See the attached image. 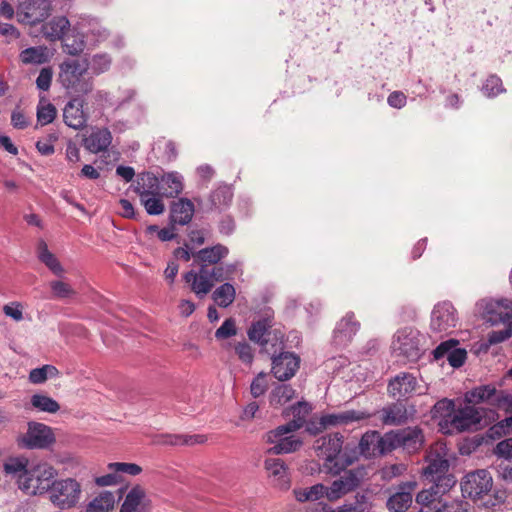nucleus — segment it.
<instances>
[{
	"mask_svg": "<svg viewBox=\"0 0 512 512\" xmlns=\"http://www.w3.org/2000/svg\"><path fill=\"white\" fill-rule=\"evenodd\" d=\"M264 468L276 486L281 489H287L289 487L287 467L283 460L279 458H267L264 462Z\"/></svg>",
	"mask_w": 512,
	"mask_h": 512,
	"instance_id": "27",
	"label": "nucleus"
},
{
	"mask_svg": "<svg viewBox=\"0 0 512 512\" xmlns=\"http://www.w3.org/2000/svg\"><path fill=\"white\" fill-rule=\"evenodd\" d=\"M115 497L111 492H103L87 506L86 512H110L114 507Z\"/></svg>",
	"mask_w": 512,
	"mask_h": 512,
	"instance_id": "39",
	"label": "nucleus"
},
{
	"mask_svg": "<svg viewBox=\"0 0 512 512\" xmlns=\"http://www.w3.org/2000/svg\"><path fill=\"white\" fill-rule=\"evenodd\" d=\"M48 0H18L16 16L20 23L35 25L43 22L50 14Z\"/></svg>",
	"mask_w": 512,
	"mask_h": 512,
	"instance_id": "8",
	"label": "nucleus"
},
{
	"mask_svg": "<svg viewBox=\"0 0 512 512\" xmlns=\"http://www.w3.org/2000/svg\"><path fill=\"white\" fill-rule=\"evenodd\" d=\"M367 415L364 412H358L355 410H349L340 412L337 414H328L321 418V424L326 426H334L338 424H348L354 421H359L366 418Z\"/></svg>",
	"mask_w": 512,
	"mask_h": 512,
	"instance_id": "36",
	"label": "nucleus"
},
{
	"mask_svg": "<svg viewBox=\"0 0 512 512\" xmlns=\"http://www.w3.org/2000/svg\"><path fill=\"white\" fill-rule=\"evenodd\" d=\"M184 280L190 285L191 291L199 298L206 296L215 283L208 265H201L198 272L193 270L188 271L184 275Z\"/></svg>",
	"mask_w": 512,
	"mask_h": 512,
	"instance_id": "19",
	"label": "nucleus"
},
{
	"mask_svg": "<svg viewBox=\"0 0 512 512\" xmlns=\"http://www.w3.org/2000/svg\"><path fill=\"white\" fill-rule=\"evenodd\" d=\"M59 134L51 132L36 143V148L41 155L50 156L55 152L54 143L58 140Z\"/></svg>",
	"mask_w": 512,
	"mask_h": 512,
	"instance_id": "50",
	"label": "nucleus"
},
{
	"mask_svg": "<svg viewBox=\"0 0 512 512\" xmlns=\"http://www.w3.org/2000/svg\"><path fill=\"white\" fill-rule=\"evenodd\" d=\"M161 197L162 196H148L140 198L141 203L149 215H160L164 212L165 206Z\"/></svg>",
	"mask_w": 512,
	"mask_h": 512,
	"instance_id": "51",
	"label": "nucleus"
},
{
	"mask_svg": "<svg viewBox=\"0 0 512 512\" xmlns=\"http://www.w3.org/2000/svg\"><path fill=\"white\" fill-rule=\"evenodd\" d=\"M235 296V287L228 282L217 287L212 293V299L222 308L230 306L234 302Z\"/></svg>",
	"mask_w": 512,
	"mask_h": 512,
	"instance_id": "38",
	"label": "nucleus"
},
{
	"mask_svg": "<svg viewBox=\"0 0 512 512\" xmlns=\"http://www.w3.org/2000/svg\"><path fill=\"white\" fill-rule=\"evenodd\" d=\"M112 142L111 132L106 129H97L84 139V146L91 153L97 154L107 150Z\"/></svg>",
	"mask_w": 512,
	"mask_h": 512,
	"instance_id": "28",
	"label": "nucleus"
},
{
	"mask_svg": "<svg viewBox=\"0 0 512 512\" xmlns=\"http://www.w3.org/2000/svg\"><path fill=\"white\" fill-rule=\"evenodd\" d=\"M417 487L415 481H407L399 485L398 491L392 494L386 503L390 512H405L412 505V493Z\"/></svg>",
	"mask_w": 512,
	"mask_h": 512,
	"instance_id": "24",
	"label": "nucleus"
},
{
	"mask_svg": "<svg viewBox=\"0 0 512 512\" xmlns=\"http://www.w3.org/2000/svg\"><path fill=\"white\" fill-rule=\"evenodd\" d=\"M234 353L246 366H251L254 361V349L245 340L234 343Z\"/></svg>",
	"mask_w": 512,
	"mask_h": 512,
	"instance_id": "46",
	"label": "nucleus"
},
{
	"mask_svg": "<svg viewBox=\"0 0 512 512\" xmlns=\"http://www.w3.org/2000/svg\"><path fill=\"white\" fill-rule=\"evenodd\" d=\"M388 391L397 399L408 397L412 394H422L417 378L411 373H400L389 382Z\"/></svg>",
	"mask_w": 512,
	"mask_h": 512,
	"instance_id": "20",
	"label": "nucleus"
},
{
	"mask_svg": "<svg viewBox=\"0 0 512 512\" xmlns=\"http://www.w3.org/2000/svg\"><path fill=\"white\" fill-rule=\"evenodd\" d=\"M512 335V327L508 326L502 330L492 331L488 334V343L490 345L501 343Z\"/></svg>",
	"mask_w": 512,
	"mask_h": 512,
	"instance_id": "62",
	"label": "nucleus"
},
{
	"mask_svg": "<svg viewBox=\"0 0 512 512\" xmlns=\"http://www.w3.org/2000/svg\"><path fill=\"white\" fill-rule=\"evenodd\" d=\"M4 470L16 480L19 489L31 495H47L57 476V470L50 464H30L25 458L9 459Z\"/></svg>",
	"mask_w": 512,
	"mask_h": 512,
	"instance_id": "1",
	"label": "nucleus"
},
{
	"mask_svg": "<svg viewBox=\"0 0 512 512\" xmlns=\"http://www.w3.org/2000/svg\"><path fill=\"white\" fill-rule=\"evenodd\" d=\"M360 454L366 458L384 455L391 452L390 444L386 441V433L381 435L377 431L365 433L359 442Z\"/></svg>",
	"mask_w": 512,
	"mask_h": 512,
	"instance_id": "21",
	"label": "nucleus"
},
{
	"mask_svg": "<svg viewBox=\"0 0 512 512\" xmlns=\"http://www.w3.org/2000/svg\"><path fill=\"white\" fill-rule=\"evenodd\" d=\"M55 441L52 429L42 423H29L28 430L22 438L23 445L27 448H47Z\"/></svg>",
	"mask_w": 512,
	"mask_h": 512,
	"instance_id": "18",
	"label": "nucleus"
},
{
	"mask_svg": "<svg viewBox=\"0 0 512 512\" xmlns=\"http://www.w3.org/2000/svg\"><path fill=\"white\" fill-rule=\"evenodd\" d=\"M89 61L83 59H65L59 65L58 81L68 94L82 96L89 93L93 88V83L87 72Z\"/></svg>",
	"mask_w": 512,
	"mask_h": 512,
	"instance_id": "3",
	"label": "nucleus"
},
{
	"mask_svg": "<svg viewBox=\"0 0 512 512\" xmlns=\"http://www.w3.org/2000/svg\"><path fill=\"white\" fill-rule=\"evenodd\" d=\"M161 180L152 173H143L138 179L135 189L140 198L148 196H161Z\"/></svg>",
	"mask_w": 512,
	"mask_h": 512,
	"instance_id": "31",
	"label": "nucleus"
},
{
	"mask_svg": "<svg viewBox=\"0 0 512 512\" xmlns=\"http://www.w3.org/2000/svg\"><path fill=\"white\" fill-rule=\"evenodd\" d=\"M483 414V409L466 405L453 413L449 423L453 430L459 432L470 430L482 425Z\"/></svg>",
	"mask_w": 512,
	"mask_h": 512,
	"instance_id": "16",
	"label": "nucleus"
},
{
	"mask_svg": "<svg viewBox=\"0 0 512 512\" xmlns=\"http://www.w3.org/2000/svg\"><path fill=\"white\" fill-rule=\"evenodd\" d=\"M57 114V110L53 104L46 102L43 99L40 100L37 107V121L41 125H47L51 123Z\"/></svg>",
	"mask_w": 512,
	"mask_h": 512,
	"instance_id": "47",
	"label": "nucleus"
},
{
	"mask_svg": "<svg viewBox=\"0 0 512 512\" xmlns=\"http://www.w3.org/2000/svg\"><path fill=\"white\" fill-rule=\"evenodd\" d=\"M50 288L54 298L66 299L75 295L73 288L66 282L63 281H52Z\"/></svg>",
	"mask_w": 512,
	"mask_h": 512,
	"instance_id": "52",
	"label": "nucleus"
},
{
	"mask_svg": "<svg viewBox=\"0 0 512 512\" xmlns=\"http://www.w3.org/2000/svg\"><path fill=\"white\" fill-rule=\"evenodd\" d=\"M468 404L487 403L495 408L504 407L509 402V396L492 385L478 386L465 394Z\"/></svg>",
	"mask_w": 512,
	"mask_h": 512,
	"instance_id": "12",
	"label": "nucleus"
},
{
	"mask_svg": "<svg viewBox=\"0 0 512 512\" xmlns=\"http://www.w3.org/2000/svg\"><path fill=\"white\" fill-rule=\"evenodd\" d=\"M466 357V350L455 346V348L448 353L447 361L452 367L459 368L464 364Z\"/></svg>",
	"mask_w": 512,
	"mask_h": 512,
	"instance_id": "59",
	"label": "nucleus"
},
{
	"mask_svg": "<svg viewBox=\"0 0 512 512\" xmlns=\"http://www.w3.org/2000/svg\"><path fill=\"white\" fill-rule=\"evenodd\" d=\"M112 60L108 54H95L89 61V67L94 74H101L106 72L111 66Z\"/></svg>",
	"mask_w": 512,
	"mask_h": 512,
	"instance_id": "49",
	"label": "nucleus"
},
{
	"mask_svg": "<svg viewBox=\"0 0 512 512\" xmlns=\"http://www.w3.org/2000/svg\"><path fill=\"white\" fill-rule=\"evenodd\" d=\"M59 374L58 369L53 365H43L42 367L34 368L30 371L28 379L32 384H42L48 378L57 377Z\"/></svg>",
	"mask_w": 512,
	"mask_h": 512,
	"instance_id": "42",
	"label": "nucleus"
},
{
	"mask_svg": "<svg viewBox=\"0 0 512 512\" xmlns=\"http://www.w3.org/2000/svg\"><path fill=\"white\" fill-rule=\"evenodd\" d=\"M300 366V358L294 352L281 351L271 356V373L279 381L291 379Z\"/></svg>",
	"mask_w": 512,
	"mask_h": 512,
	"instance_id": "13",
	"label": "nucleus"
},
{
	"mask_svg": "<svg viewBox=\"0 0 512 512\" xmlns=\"http://www.w3.org/2000/svg\"><path fill=\"white\" fill-rule=\"evenodd\" d=\"M237 334L236 322L233 318L226 319L216 330L215 337L218 340L228 339Z\"/></svg>",
	"mask_w": 512,
	"mask_h": 512,
	"instance_id": "54",
	"label": "nucleus"
},
{
	"mask_svg": "<svg viewBox=\"0 0 512 512\" xmlns=\"http://www.w3.org/2000/svg\"><path fill=\"white\" fill-rule=\"evenodd\" d=\"M42 263H44L53 274L56 276H62L64 273V269L53 253H49L48 255L39 259Z\"/></svg>",
	"mask_w": 512,
	"mask_h": 512,
	"instance_id": "60",
	"label": "nucleus"
},
{
	"mask_svg": "<svg viewBox=\"0 0 512 512\" xmlns=\"http://www.w3.org/2000/svg\"><path fill=\"white\" fill-rule=\"evenodd\" d=\"M295 395V390L287 384L276 386L270 394V404L273 406L284 405Z\"/></svg>",
	"mask_w": 512,
	"mask_h": 512,
	"instance_id": "43",
	"label": "nucleus"
},
{
	"mask_svg": "<svg viewBox=\"0 0 512 512\" xmlns=\"http://www.w3.org/2000/svg\"><path fill=\"white\" fill-rule=\"evenodd\" d=\"M248 337L251 341L257 343L263 352H271L269 343L273 338L276 342L282 338L280 329H272V323L268 318H264L254 322L248 330Z\"/></svg>",
	"mask_w": 512,
	"mask_h": 512,
	"instance_id": "15",
	"label": "nucleus"
},
{
	"mask_svg": "<svg viewBox=\"0 0 512 512\" xmlns=\"http://www.w3.org/2000/svg\"><path fill=\"white\" fill-rule=\"evenodd\" d=\"M84 101L80 96L72 98L64 107V122L70 128L80 130L86 126L87 115L83 111Z\"/></svg>",
	"mask_w": 512,
	"mask_h": 512,
	"instance_id": "25",
	"label": "nucleus"
},
{
	"mask_svg": "<svg viewBox=\"0 0 512 512\" xmlns=\"http://www.w3.org/2000/svg\"><path fill=\"white\" fill-rule=\"evenodd\" d=\"M229 253V250L226 246L222 244H216L212 247H207L199 250L194 253L193 257L198 261L203 263L202 265H215L220 260L225 258Z\"/></svg>",
	"mask_w": 512,
	"mask_h": 512,
	"instance_id": "33",
	"label": "nucleus"
},
{
	"mask_svg": "<svg viewBox=\"0 0 512 512\" xmlns=\"http://www.w3.org/2000/svg\"><path fill=\"white\" fill-rule=\"evenodd\" d=\"M366 475L363 467L354 468L345 471L338 479L334 480L330 486H327V499L335 501L355 490Z\"/></svg>",
	"mask_w": 512,
	"mask_h": 512,
	"instance_id": "9",
	"label": "nucleus"
},
{
	"mask_svg": "<svg viewBox=\"0 0 512 512\" xmlns=\"http://www.w3.org/2000/svg\"><path fill=\"white\" fill-rule=\"evenodd\" d=\"M195 213L194 204L188 198H179L170 206L169 220L174 225H187L191 222Z\"/></svg>",
	"mask_w": 512,
	"mask_h": 512,
	"instance_id": "26",
	"label": "nucleus"
},
{
	"mask_svg": "<svg viewBox=\"0 0 512 512\" xmlns=\"http://www.w3.org/2000/svg\"><path fill=\"white\" fill-rule=\"evenodd\" d=\"M302 409L306 413L307 405L299 402L296 407H293V415L298 416L297 419H293L287 424L278 426L267 433V442L274 444L268 450L269 453L275 455L286 454L295 452L301 447L302 441L290 433L302 427L303 419L299 416Z\"/></svg>",
	"mask_w": 512,
	"mask_h": 512,
	"instance_id": "4",
	"label": "nucleus"
},
{
	"mask_svg": "<svg viewBox=\"0 0 512 512\" xmlns=\"http://www.w3.org/2000/svg\"><path fill=\"white\" fill-rule=\"evenodd\" d=\"M381 419L385 425H402L409 419L406 406L403 403H393L381 411Z\"/></svg>",
	"mask_w": 512,
	"mask_h": 512,
	"instance_id": "30",
	"label": "nucleus"
},
{
	"mask_svg": "<svg viewBox=\"0 0 512 512\" xmlns=\"http://www.w3.org/2000/svg\"><path fill=\"white\" fill-rule=\"evenodd\" d=\"M481 305L487 320L492 324L499 322L512 324V301L508 299L484 300Z\"/></svg>",
	"mask_w": 512,
	"mask_h": 512,
	"instance_id": "22",
	"label": "nucleus"
},
{
	"mask_svg": "<svg viewBox=\"0 0 512 512\" xmlns=\"http://www.w3.org/2000/svg\"><path fill=\"white\" fill-rule=\"evenodd\" d=\"M427 466L424 468V474L432 477L435 482H439L446 487H452L455 480L452 476L442 477L449 467L448 460L445 458V452L442 447L431 449L426 457Z\"/></svg>",
	"mask_w": 512,
	"mask_h": 512,
	"instance_id": "11",
	"label": "nucleus"
},
{
	"mask_svg": "<svg viewBox=\"0 0 512 512\" xmlns=\"http://www.w3.org/2000/svg\"><path fill=\"white\" fill-rule=\"evenodd\" d=\"M504 91L502 80L496 75L489 76L482 86L483 94L489 98L495 97Z\"/></svg>",
	"mask_w": 512,
	"mask_h": 512,
	"instance_id": "48",
	"label": "nucleus"
},
{
	"mask_svg": "<svg viewBox=\"0 0 512 512\" xmlns=\"http://www.w3.org/2000/svg\"><path fill=\"white\" fill-rule=\"evenodd\" d=\"M108 469L110 471L117 472L118 475L120 473L129 474L132 476H136L141 473L142 468L135 463H124V462H114L108 464Z\"/></svg>",
	"mask_w": 512,
	"mask_h": 512,
	"instance_id": "53",
	"label": "nucleus"
},
{
	"mask_svg": "<svg viewBox=\"0 0 512 512\" xmlns=\"http://www.w3.org/2000/svg\"><path fill=\"white\" fill-rule=\"evenodd\" d=\"M458 316L452 303L448 301L436 304L431 313V329L435 332H450L456 327Z\"/></svg>",
	"mask_w": 512,
	"mask_h": 512,
	"instance_id": "14",
	"label": "nucleus"
},
{
	"mask_svg": "<svg viewBox=\"0 0 512 512\" xmlns=\"http://www.w3.org/2000/svg\"><path fill=\"white\" fill-rule=\"evenodd\" d=\"M420 342V333L416 329L406 327L395 334L393 349L409 361H416L421 355Z\"/></svg>",
	"mask_w": 512,
	"mask_h": 512,
	"instance_id": "10",
	"label": "nucleus"
},
{
	"mask_svg": "<svg viewBox=\"0 0 512 512\" xmlns=\"http://www.w3.org/2000/svg\"><path fill=\"white\" fill-rule=\"evenodd\" d=\"M70 29V22L64 16L53 17L42 26L43 35L50 41L63 39Z\"/></svg>",
	"mask_w": 512,
	"mask_h": 512,
	"instance_id": "29",
	"label": "nucleus"
},
{
	"mask_svg": "<svg viewBox=\"0 0 512 512\" xmlns=\"http://www.w3.org/2000/svg\"><path fill=\"white\" fill-rule=\"evenodd\" d=\"M493 479L487 470L481 469L468 473L461 482L463 496L473 500L482 499L489 494Z\"/></svg>",
	"mask_w": 512,
	"mask_h": 512,
	"instance_id": "7",
	"label": "nucleus"
},
{
	"mask_svg": "<svg viewBox=\"0 0 512 512\" xmlns=\"http://www.w3.org/2000/svg\"><path fill=\"white\" fill-rule=\"evenodd\" d=\"M161 196L177 197L183 191V177L178 172H169L161 177Z\"/></svg>",
	"mask_w": 512,
	"mask_h": 512,
	"instance_id": "32",
	"label": "nucleus"
},
{
	"mask_svg": "<svg viewBox=\"0 0 512 512\" xmlns=\"http://www.w3.org/2000/svg\"><path fill=\"white\" fill-rule=\"evenodd\" d=\"M82 493V485L77 479L56 478L47 494V499L59 510H68L79 504Z\"/></svg>",
	"mask_w": 512,
	"mask_h": 512,
	"instance_id": "5",
	"label": "nucleus"
},
{
	"mask_svg": "<svg viewBox=\"0 0 512 512\" xmlns=\"http://www.w3.org/2000/svg\"><path fill=\"white\" fill-rule=\"evenodd\" d=\"M62 40L64 51L71 56H77L85 49L84 35L78 32L75 33V30H73L72 34L66 35Z\"/></svg>",
	"mask_w": 512,
	"mask_h": 512,
	"instance_id": "40",
	"label": "nucleus"
},
{
	"mask_svg": "<svg viewBox=\"0 0 512 512\" xmlns=\"http://www.w3.org/2000/svg\"><path fill=\"white\" fill-rule=\"evenodd\" d=\"M443 507H439V511L437 512H469L468 503L452 499L450 496L446 495L444 498Z\"/></svg>",
	"mask_w": 512,
	"mask_h": 512,
	"instance_id": "55",
	"label": "nucleus"
},
{
	"mask_svg": "<svg viewBox=\"0 0 512 512\" xmlns=\"http://www.w3.org/2000/svg\"><path fill=\"white\" fill-rule=\"evenodd\" d=\"M454 412H455L454 402L452 400H449L446 398L439 400L434 405V408H433L434 416H439V417H443V418L449 417L451 419Z\"/></svg>",
	"mask_w": 512,
	"mask_h": 512,
	"instance_id": "56",
	"label": "nucleus"
},
{
	"mask_svg": "<svg viewBox=\"0 0 512 512\" xmlns=\"http://www.w3.org/2000/svg\"><path fill=\"white\" fill-rule=\"evenodd\" d=\"M495 454L509 460L512 458V437L500 441L495 448Z\"/></svg>",
	"mask_w": 512,
	"mask_h": 512,
	"instance_id": "63",
	"label": "nucleus"
},
{
	"mask_svg": "<svg viewBox=\"0 0 512 512\" xmlns=\"http://www.w3.org/2000/svg\"><path fill=\"white\" fill-rule=\"evenodd\" d=\"M360 328V323L352 312L347 313L337 324L333 332V343L338 347L347 346Z\"/></svg>",
	"mask_w": 512,
	"mask_h": 512,
	"instance_id": "23",
	"label": "nucleus"
},
{
	"mask_svg": "<svg viewBox=\"0 0 512 512\" xmlns=\"http://www.w3.org/2000/svg\"><path fill=\"white\" fill-rule=\"evenodd\" d=\"M458 344L459 342L453 339L440 343L433 351L434 358L436 360H439L445 356L448 358V353L452 351Z\"/></svg>",
	"mask_w": 512,
	"mask_h": 512,
	"instance_id": "61",
	"label": "nucleus"
},
{
	"mask_svg": "<svg viewBox=\"0 0 512 512\" xmlns=\"http://www.w3.org/2000/svg\"><path fill=\"white\" fill-rule=\"evenodd\" d=\"M386 441L390 444L391 451L401 448L411 454L421 449L424 435L419 427H406L387 432Z\"/></svg>",
	"mask_w": 512,
	"mask_h": 512,
	"instance_id": "6",
	"label": "nucleus"
},
{
	"mask_svg": "<svg viewBox=\"0 0 512 512\" xmlns=\"http://www.w3.org/2000/svg\"><path fill=\"white\" fill-rule=\"evenodd\" d=\"M239 263H230L226 265H219L210 268V273L215 282H222L232 279V276L238 270Z\"/></svg>",
	"mask_w": 512,
	"mask_h": 512,
	"instance_id": "45",
	"label": "nucleus"
},
{
	"mask_svg": "<svg viewBox=\"0 0 512 512\" xmlns=\"http://www.w3.org/2000/svg\"><path fill=\"white\" fill-rule=\"evenodd\" d=\"M268 388V382L266 380V374L259 373L252 381L250 386V392L254 398L262 396Z\"/></svg>",
	"mask_w": 512,
	"mask_h": 512,
	"instance_id": "57",
	"label": "nucleus"
},
{
	"mask_svg": "<svg viewBox=\"0 0 512 512\" xmlns=\"http://www.w3.org/2000/svg\"><path fill=\"white\" fill-rule=\"evenodd\" d=\"M19 58L23 64L40 65L49 61V53L45 46L29 47L21 51Z\"/></svg>",
	"mask_w": 512,
	"mask_h": 512,
	"instance_id": "37",
	"label": "nucleus"
},
{
	"mask_svg": "<svg viewBox=\"0 0 512 512\" xmlns=\"http://www.w3.org/2000/svg\"><path fill=\"white\" fill-rule=\"evenodd\" d=\"M53 77V71L50 67L42 68L36 79V86L39 90L48 91Z\"/></svg>",
	"mask_w": 512,
	"mask_h": 512,
	"instance_id": "58",
	"label": "nucleus"
},
{
	"mask_svg": "<svg viewBox=\"0 0 512 512\" xmlns=\"http://www.w3.org/2000/svg\"><path fill=\"white\" fill-rule=\"evenodd\" d=\"M144 500V490L139 486L132 488L125 497L121 512H146Z\"/></svg>",
	"mask_w": 512,
	"mask_h": 512,
	"instance_id": "34",
	"label": "nucleus"
},
{
	"mask_svg": "<svg viewBox=\"0 0 512 512\" xmlns=\"http://www.w3.org/2000/svg\"><path fill=\"white\" fill-rule=\"evenodd\" d=\"M451 487L443 486L439 482H435L428 489H423L416 495V503L421 505V512H437L439 511V507H443L445 505L444 498L446 496V492Z\"/></svg>",
	"mask_w": 512,
	"mask_h": 512,
	"instance_id": "17",
	"label": "nucleus"
},
{
	"mask_svg": "<svg viewBox=\"0 0 512 512\" xmlns=\"http://www.w3.org/2000/svg\"><path fill=\"white\" fill-rule=\"evenodd\" d=\"M343 448V436L339 433L324 435L314 443V449L319 457L324 459L323 469L331 475H339L357 458L356 452L348 454V446Z\"/></svg>",
	"mask_w": 512,
	"mask_h": 512,
	"instance_id": "2",
	"label": "nucleus"
},
{
	"mask_svg": "<svg viewBox=\"0 0 512 512\" xmlns=\"http://www.w3.org/2000/svg\"><path fill=\"white\" fill-rule=\"evenodd\" d=\"M31 405L36 410L47 413H56L60 409V405L56 400L40 393L32 395Z\"/></svg>",
	"mask_w": 512,
	"mask_h": 512,
	"instance_id": "41",
	"label": "nucleus"
},
{
	"mask_svg": "<svg viewBox=\"0 0 512 512\" xmlns=\"http://www.w3.org/2000/svg\"><path fill=\"white\" fill-rule=\"evenodd\" d=\"M166 440L164 441L167 444L171 445H194V444H202L206 441V436L201 434L194 435H183V434H175V435H167L165 436Z\"/></svg>",
	"mask_w": 512,
	"mask_h": 512,
	"instance_id": "44",
	"label": "nucleus"
},
{
	"mask_svg": "<svg viewBox=\"0 0 512 512\" xmlns=\"http://www.w3.org/2000/svg\"><path fill=\"white\" fill-rule=\"evenodd\" d=\"M387 103L392 108L401 109L406 105L407 97L401 91H394L391 94H389L387 98Z\"/></svg>",
	"mask_w": 512,
	"mask_h": 512,
	"instance_id": "64",
	"label": "nucleus"
},
{
	"mask_svg": "<svg viewBox=\"0 0 512 512\" xmlns=\"http://www.w3.org/2000/svg\"><path fill=\"white\" fill-rule=\"evenodd\" d=\"M232 198V187L229 185H220L210 194V209L222 211L230 206Z\"/></svg>",
	"mask_w": 512,
	"mask_h": 512,
	"instance_id": "35",
	"label": "nucleus"
}]
</instances>
